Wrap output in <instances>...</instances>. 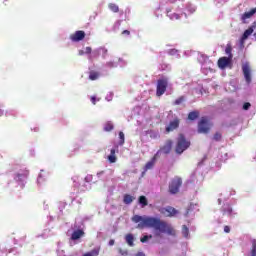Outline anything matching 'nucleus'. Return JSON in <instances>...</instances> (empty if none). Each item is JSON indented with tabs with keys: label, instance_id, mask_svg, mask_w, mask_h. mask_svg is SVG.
<instances>
[{
	"label": "nucleus",
	"instance_id": "obj_19",
	"mask_svg": "<svg viewBox=\"0 0 256 256\" xmlns=\"http://www.w3.org/2000/svg\"><path fill=\"white\" fill-rule=\"evenodd\" d=\"M108 161L110 163H116L117 162V156H115V148H112L110 150V155L108 156Z\"/></svg>",
	"mask_w": 256,
	"mask_h": 256
},
{
	"label": "nucleus",
	"instance_id": "obj_14",
	"mask_svg": "<svg viewBox=\"0 0 256 256\" xmlns=\"http://www.w3.org/2000/svg\"><path fill=\"white\" fill-rule=\"evenodd\" d=\"M221 212L223 213V215H227V217H234L235 215L233 208L229 204H224L222 206Z\"/></svg>",
	"mask_w": 256,
	"mask_h": 256
},
{
	"label": "nucleus",
	"instance_id": "obj_13",
	"mask_svg": "<svg viewBox=\"0 0 256 256\" xmlns=\"http://www.w3.org/2000/svg\"><path fill=\"white\" fill-rule=\"evenodd\" d=\"M253 31H254V27L251 26L249 27L247 30H245V32L243 33L241 39H240V45H244L245 41H247V39H249L250 35H253Z\"/></svg>",
	"mask_w": 256,
	"mask_h": 256
},
{
	"label": "nucleus",
	"instance_id": "obj_15",
	"mask_svg": "<svg viewBox=\"0 0 256 256\" xmlns=\"http://www.w3.org/2000/svg\"><path fill=\"white\" fill-rule=\"evenodd\" d=\"M166 13H167V17H169V19H171V21H177L181 17H183V15L185 17H187V14H185V13H181V14H179V13H171V10H169V9L166 10Z\"/></svg>",
	"mask_w": 256,
	"mask_h": 256
},
{
	"label": "nucleus",
	"instance_id": "obj_37",
	"mask_svg": "<svg viewBox=\"0 0 256 256\" xmlns=\"http://www.w3.org/2000/svg\"><path fill=\"white\" fill-rule=\"evenodd\" d=\"M183 101H185V97L181 96L175 100L174 105H181V103H183Z\"/></svg>",
	"mask_w": 256,
	"mask_h": 256
},
{
	"label": "nucleus",
	"instance_id": "obj_46",
	"mask_svg": "<svg viewBox=\"0 0 256 256\" xmlns=\"http://www.w3.org/2000/svg\"><path fill=\"white\" fill-rule=\"evenodd\" d=\"M150 137H151L152 139H157V138L159 137V134L156 133V132H150Z\"/></svg>",
	"mask_w": 256,
	"mask_h": 256
},
{
	"label": "nucleus",
	"instance_id": "obj_31",
	"mask_svg": "<svg viewBox=\"0 0 256 256\" xmlns=\"http://www.w3.org/2000/svg\"><path fill=\"white\" fill-rule=\"evenodd\" d=\"M160 71H171V66L168 64H160Z\"/></svg>",
	"mask_w": 256,
	"mask_h": 256
},
{
	"label": "nucleus",
	"instance_id": "obj_1",
	"mask_svg": "<svg viewBox=\"0 0 256 256\" xmlns=\"http://www.w3.org/2000/svg\"><path fill=\"white\" fill-rule=\"evenodd\" d=\"M133 223H138L137 229H154V237L156 239H163V233L167 235L175 236L176 232L171 224L161 220L160 218L153 216H139L134 215L132 217Z\"/></svg>",
	"mask_w": 256,
	"mask_h": 256
},
{
	"label": "nucleus",
	"instance_id": "obj_44",
	"mask_svg": "<svg viewBox=\"0 0 256 256\" xmlns=\"http://www.w3.org/2000/svg\"><path fill=\"white\" fill-rule=\"evenodd\" d=\"M106 101H113V92L106 95Z\"/></svg>",
	"mask_w": 256,
	"mask_h": 256
},
{
	"label": "nucleus",
	"instance_id": "obj_30",
	"mask_svg": "<svg viewBox=\"0 0 256 256\" xmlns=\"http://www.w3.org/2000/svg\"><path fill=\"white\" fill-rule=\"evenodd\" d=\"M251 243H252L251 256H256V239H252Z\"/></svg>",
	"mask_w": 256,
	"mask_h": 256
},
{
	"label": "nucleus",
	"instance_id": "obj_33",
	"mask_svg": "<svg viewBox=\"0 0 256 256\" xmlns=\"http://www.w3.org/2000/svg\"><path fill=\"white\" fill-rule=\"evenodd\" d=\"M104 131H113V123L107 122V123L104 125Z\"/></svg>",
	"mask_w": 256,
	"mask_h": 256
},
{
	"label": "nucleus",
	"instance_id": "obj_55",
	"mask_svg": "<svg viewBox=\"0 0 256 256\" xmlns=\"http://www.w3.org/2000/svg\"><path fill=\"white\" fill-rule=\"evenodd\" d=\"M96 99H97V98H95V96H92L91 101H92L93 105H95Z\"/></svg>",
	"mask_w": 256,
	"mask_h": 256
},
{
	"label": "nucleus",
	"instance_id": "obj_36",
	"mask_svg": "<svg viewBox=\"0 0 256 256\" xmlns=\"http://www.w3.org/2000/svg\"><path fill=\"white\" fill-rule=\"evenodd\" d=\"M226 55H229L228 59H233V54H231V46H227L225 49Z\"/></svg>",
	"mask_w": 256,
	"mask_h": 256
},
{
	"label": "nucleus",
	"instance_id": "obj_25",
	"mask_svg": "<svg viewBox=\"0 0 256 256\" xmlns=\"http://www.w3.org/2000/svg\"><path fill=\"white\" fill-rule=\"evenodd\" d=\"M118 66H119V63L115 61H109L104 65V67H107L108 69H114V67H118Z\"/></svg>",
	"mask_w": 256,
	"mask_h": 256
},
{
	"label": "nucleus",
	"instance_id": "obj_21",
	"mask_svg": "<svg viewBox=\"0 0 256 256\" xmlns=\"http://www.w3.org/2000/svg\"><path fill=\"white\" fill-rule=\"evenodd\" d=\"M99 77H101V74H99V72L90 71V74H89L90 81H97V79H99Z\"/></svg>",
	"mask_w": 256,
	"mask_h": 256
},
{
	"label": "nucleus",
	"instance_id": "obj_51",
	"mask_svg": "<svg viewBox=\"0 0 256 256\" xmlns=\"http://www.w3.org/2000/svg\"><path fill=\"white\" fill-rule=\"evenodd\" d=\"M228 0H216V2L220 5H223V3H227Z\"/></svg>",
	"mask_w": 256,
	"mask_h": 256
},
{
	"label": "nucleus",
	"instance_id": "obj_26",
	"mask_svg": "<svg viewBox=\"0 0 256 256\" xmlns=\"http://www.w3.org/2000/svg\"><path fill=\"white\" fill-rule=\"evenodd\" d=\"M108 7L113 13H119V6L117 4L110 3Z\"/></svg>",
	"mask_w": 256,
	"mask_h": 256
},
{
	"label": "nucleus",
	"instance_id": "obj_28",
	"mask_svg": "<svg viewBox=\"0 0 256 256\" xmlns=\"http://www.w3.org/2000/svg\"><path fill=\"white\" fill-rule=\"evenodd\" d=\"M182 235L185 237V239H189V228L187 225L182 226Z\"/></svg>",
	"mask_w": 256,
	"mask_h": 256
},
{
	"label": "nucleus",
	"instance_id": "obj_4",
	"mask_svg": "<svg viewBox=\"0 0 256 256\" xmlns=\"http://www.w3.org/2000/svg\"><path fill=\"white\" fill-rule=\"evenodd\" d=\"M99 55H102L103 59H105V57H107V49L98 48V49L92 50L90 55H88V60L91 63H93V61H95V59H97L99 57Z\"/></svg>",
	"mask_w": 256,
	"mask_h": 256
},
{
	"label": "nucleus",
	"instance_id": "obj_48",
	"mask_svg": "<svg viewBox=\"0 0 256 256\" xmlns=\"http://www.w3.org/2000/svg\"><path fill=\"white\" fill-rule=\"evenodd\" d=\"M169 55H177V49H171L168 51Z\"/></svg>",
	"mask_w": 256,
	"mask_h": 256
},
{
	"label": "nucleus",
	"instance_id": "obj_49",
	"mask_svg": "<svg viewBox=\"0 0 256 256\" xmlns=\"http://www.w3.org/2000/svg\"><path fill=\"white\" fill-rule=\"evenodd\" d=\"M224 233H231V228L229 226H225Z\"/></svg>",
	"mask_w": 256,
	"mask_h": 256
},
{
	"label": "nucleus",
	"instance_id": "obj_38",
	"mask_svg": "<svg viewBox=\"0 0 256 256\" xmlns=\"http://www.w3.org/2000/svg\"><path fill=\"white\" fill-rule=\"evenodd\" d=\"M186 9L189 11V13H195V7L191 4H187Z\"/></svg>",
	"mask_w": 256,
	"mask_h": 256
},
{
	"label": "nucleus",
	"instance_id": "obj_24",
	"mask_svg": "<svg viewBox=\"0 0 256 256\" xmlns=\"http://www.w3.org/2000/svg\"><path fill=\"white\" fill-rule=\"evenodd\" d=\"M198 61H199V63H201V65H203L204 63H207V61H210V60H209V57H207L206 55L199 54Z\"/></svg>",
	"mask_w": 256,
	"mask_h": 256
},
{
	"label": "nucleus",
	"instance_id": "obj_34",
	"mask_svg": "<svg viewBox=\"0 0 256 256\" xmlns=\"http://www.w3.org/2000/svg\"><path fill=\"white\" fill-rule=\"evenodd\" d=\"M149 239H153V235H145L144 237H142L140 239L141 243H147L149 241Z\"/></svg>",
	"mask_w": 256,
	"mask_h": 256
},
{
	"label": "nucleus",
	"instance_id": "obj_2",
	"mask_svg": "<svg viewBox=\"0 0 256 256\" xmlns=\"http://www.w3.org/2000/svg\"><path fill=\"white\" fill-rule=\"evenodd\" d=\"M190 146L191 142H189V140H187L183 134H180L177 138L176 153H178V155H181V153L187 151Z\"/></svg>",
	"mask_w": 256,
	"mask_h": 256
},
{
	"label": "nucleus",
	"instance_id": "obj_11",
	"mask_svg": "<svg viewBox=\"0 0 256 256\" xmlns=\"http://www.w3.org/2000/svg\"><path fill=\"white\" fill-rule=\"evenodd\" d=\"M213 67H215V64L209 60L202 65L201 71L204 75H209V73H213Z\"/></svg>",
	"mask_w": 256,
	"mask_h": 256
},
{
	"label": "nucleus",
	"instance_id": "obj_18",
	"mask_svg": "<svg viewBox=\"0 0 256 256\" xmlns=\"http://www.w3.org/2000/svg\"><path fill=\"white\" fill-rule=\"evenodd\" d=\"M256 13V7L248 12H245L243 15H242V21L243 23H245V21H247V19H251V16L255 15Z\"/></svg>",
	"mask_w": 256,
	"mask_h": 256
},
{
	"label": "nucleus",
	"instance_id": "obj_58",
	"mask_svg": "<svg viewBox=\"0 0 256 256\" xmlns=\"http://www.w3.org/2000/svg\"><path fill=\"white\" fill-rule=\"evenodd\" d=\"M170 3H175L177 0H168Z\"/></svg>",
	"mask_w": 256,
	"mask_h": 256
},
{
	"label": "nucleus",
	"instance_id": "obj_16",
	"mask_svg": "<svg viewBox=\"0 0 256 256\" xmlns=\"http://www.w3.org/2000/svg\"><path fill=\"white\" fill-rule=\"evenodd\" d=\"M85 39V32L84 31H76L74 35L71 36V40L74 42L83 41Z\"/></svg>",
	"mask_w": 256,
	"mask_h": 256
},
{
	"label": "nucleus",
	"instance_id": "obj_52",
	"mask_svg": "<svg viewBox=\"0 0 256 256\" xmlns=\"http://www.w3.org/2000/svg\"><path fill=\"white\" fill-rule=\"evenodd\" d=\"M122 35H127V36H129V35H131V32H130L129 30H124V31L122 32Z\"/></svg>",
	"mask_w": 256,
	"mask_h": 256
},
{
	"label": "nucleus",
	"instance_id": "obj_42",
	"mask_svg": "<svg viewBox=\"0 0 256 256\" xmlns=\"http://www.w3.org/2000/svg\"><path fill=\"white\" fill-rule=\"evenodd\" d=\"M121 27V20H118L114 24V31H117Z\"/></svg>",
	"mask_w": 256,
	"mask_h": 256
},
{
	"label": "nucleus",
	"instance_id": "obj_60",
	"mask_svg": "<svg viewBox=\"0 0 256 256\" xmlns=\"http://www.w3.org/2000/svg\"><path fill=\"white\" fill-rule=\"evenodd\" d=\"M122 60L121 59H119V62H121Z\"/></svg>",
	"mask_w": 256,
	"mask_h": 256
},
{
	"label": "nucleus",
	"instance_id": "obj_56",
	"mask_svg": "<svg viewBox=\"0 0 256 256\" xmlns=\"http://www.w3.org/2000/svg\"><path fill=\"white\" fill-rule=\"evenodd\" d=\"M135 256H145V253H143V252H138Z\"/></svg>",
	"mask_w": 256,
	"mask_h": 256
},
{
	"label": "nucleus",
	"instance_id": "obj_23",
	"mask_svg": "<svg viewBox=\"0 0 256 256\" xmlns=\"http://www.w3.org/2000/svg\"><path fill=\"white\" fill-rule=\"evenodd\" d=\"M125 239H126V243H127L130 247H133V245H135V244L133 243V241L135 240V238L133 237V234H128V235H126Z\"/></svg>",
	"mask_w": 256,
	"mask_h": 256
},
{
	"label": "nucleus",
	"instance_id": "obj_10",
	"mask_svg": "<svg viewBox=\"0 0 256 256\" xmlns=\"http://www.w3.org/2000/svg\"><path fill=\"white\" fill-rule=\"evenodd\" d=\"M85 235V232L81 229L74 230L70 237V245H75V241H79L81 237Z\"/></svg>",
	"mask_w": 256,
	"mask_h": 256
},
{
	"label": "nucleus",
	"instance_id": "obj_9",
	"mask_svg": "<svg viewBox=\"0 0 256 256\" xmlns=\"http://www.w3.org/2000/svg\"><path fill=\"white\" fill-rule=\"evenodd\" d=\"M242 71H243L244 79L246 83L249 85L251 83V67L249 66L248 62L242 65Z\"/></svg>",
	"mask_w": 256,
	"mask_h": 256
},
{
	"label": "nucleus",
	"instance_id": "obj_57",
	"mask_svg": "<svg viewBox=\"0 0 256 256\" xmlns=\"http://www.w3.org/2000/svg\"><path fill=\"white\" fill-rule=\"evenodd\" d=\"M63 209H65V204H62V207L60 208V212L63 211Z\"/></svg>",
	"mask_w": 256,
	"mask_h": 256
},
{
	"label": "nucleus",
	"instance_id": "obj_29",
	"mask_svg": "<svg viewBox=\"0 0 256 256\" xmlns=\"http://www.w3.org/2000/svg\"><path fill=\"white\" fill-rule=\"evenodd\" d=\"M139 203H140V205H142V207H147V205H148L147 197L140 196L139 197Z\"/></svg>",
	"mask_w": 256,
	"mask_h": 256
},
{
	"label": "nucleus",
	"instance_id": "obj_47",
	"mask_svg": "<svg viewBox=\"0 0 256 256\" xmlns=\"http://www.w3.org/2000/svg\"><path fill=\"white\" fill-rule=\"evenodd\" d=\"M85 181H86V183H91V181H93V176H91V175L86 176Z\"/></svg>",
	"mask_w": 256,
	"mask_h": 256
},
{
	"label": "nucleus",
	"instance_id": "obj_40",
	"mask_svg": "<svg viewBox=\"0 0 256 256\" xmlns=\"http://www.w3.org/2000/svg\"><path fill=\"white\" fill-rule=\"evenodd\" d=\"M171 147H173V141L169 140L166 146V149H167L166 153H169L171 151Z\"/></svg>",
	"mask_w": 256,
	"mask_h": 256
},
{
	"label": "nucleus",
	"instance_id": "obj_45",
	"mask_svg": "<svg viewBox=\"0 0 256 256\" xmlns=\"http://www.w3.org/2000/svg\"><path fill=\"white\" fill-rule=\"evenodd\" d=\"M93 50L91 49V47H86L85 49H84V53L86 54V55H91V52H92Z\"/></svg>",
	"mask_w": 256,
	"mask_h": 256
},
{
	"label": "nucleus",
	"instance_id": "obj_8",
	"mask_svg": "<svg viewBox=\"0 0 256 256\" xmlns=\"http://www.w3.org/2000/svg\"><path fill=\"white\" fill-rule=\"evenodd\" d=\"M159 213H161V215L164 217H175L179 211L171 206H168L165 208H160Z\"/></svg>",
	"mask_w": 256,
	"mask_h": 256
},
{
	"label": "nucleus",
	"instance_id": "obj_50",
	"mask_svg": "<svg viewBox=\"0 0 256 256\" xmlns=\"http://www.w3.org/2000/svg\"><path fill=\"white\" fill-rule=\"evenodd\" d=\"M103 175H105V171H100V172L97 173L98 178L103 177Z\"/></svg>",
	"mask_w": 256,
	"mask_h": 256
},
{
	"label": "nucleus",
	"instance_id": "obj_22",
	"mask_svg": "<svg viewBox=\"0 0 256 256\" xmlns=\"http://www.w3.org/2000/svg\"><path fill=\"white\" fill-rule=\"evenodd\" d=\"M134 199L135 198H133V196L126 194V195H124L123 201H124L125 205H131L133 203Z\"/></svg>",
	"mask_w": 256,
	"mask_h": 256
},
{
	"label": "nucleus",
	"instance_id": "obj_20",
	"mask_svg": "<svg viewBox=\"0 0 256 256\" xmlns=\"http://www.w3.org/2000/svg\"><path fill=\"white\" fill-rule=\"evenodd\" d=\"M156 161H157V158L155 157H153L150 161H148L145 165V171H149V169H153Z\"/></svg>",
	"mask_w": 256,
	"mask_h": 256
},
{
	"label": "nucleus",
	"instance_id": "obj_59",
	"mask_svg": "<svg viewBox=\"0 0 256 256\" xmlns=\"http://www.w3.org/2000/svg\"><path fill=\"white\" fill-rule=\"evenodd\" d=\"M218 203H219V205H221V198L218 199Z\"/></svg>",
	"mask_w": 256,
	"mask_h": 256
},
{
	"label": "nucleus",
	"instance_id": "obj_27",
	"mask_svg": "<svg viewBox=\"0 0 256 256\" xmlns=\"http://www.w3.org/2000/svg\"><path fill=\"white\" fill-rule=\"evenodd\" d=\"M197 117H199V112L197 111H193L188 114V119H190V121H195Z\"/></svg>",
	"mask_w": 256,
	"mask_h": 256
},
{
	"label": "nucleus",
	"instance_id": "obj_17",
	"mask_svg": "<svg viewBox=\"0 0 256 256\" xmlns=\"http://www.w3.org/2000/svg\"><path fill=\"white\" fill-rule=\"evenodd\" d=\"M179 127V121L177 119L171 121L169 125L166 127L167 133H171V131H175Z\"/></svg>",
	"mask_w": 256,
	"mask_h": 256
},
{
	"label": "nucleus",
	"instance_id": "obj_35",
	"mask_svg": "<svg viewBox=\"0 0 256 256\" xmlns=\"http://www.w3.org/2000/svg\"><path fill=\"white\" fill-rule=\"evenodd\" d=\"M43 181H45V175L43 174V172H41L37 179L38 185H41V183H43Z\"/></svg>",
	"mask_w": 256,
	"mask_h": 256
},
{
	"label": "nucleus",
	"instance_id": "obj_5",
	"mask_svg": "<svg viewBox=\"0 0 256 256\" xmlns=\"http://www.w3.org/2000/svg\"><path fill=\"white\" fill-rule=\"evenodd\" d=\"M168 83H169V80L166 77H163L158 80L157 91H156V94L158 97H161V95H163L165 91H167Z\"/></svg>",
	"mask_w": 256,
	"mask_h": 256
},
{
	"label": "nucleus",
	"instance_id": "obj_43",
	"mask_svg": "<svg viewBox=\"0 0 256 256\" xmlns=\"http://www.w3.org/2000/svg\"><path fill=\"white\" fill-rule=\"evenodd\" d=\"M250 108H251V103L249 102L244 103L243 105L244 111H249Z\"/></svg>",
	"mask_w": 256,
	"mask_h": 256
},
{
	"label": "nucleus",
	"instance_id": "obj_6",
	"mask_svg": "<svg viewBox=\"0 0 256 256\" xmlns=\"http://www.w3.org/2000/svg\"><path fill=\"white\" fill-rule=\"evenodd\" d=\"M27 175H29V172L27 170H21L14 177V181H16L18 185H20L21 189L25 187V180L27 179Z\"/></svg>",
	"mask_w": 256,
	"mask_h": 256
},
{
	"label": "nucleus",
	"instance_id": "obj_41",
	"mask_svg": "<svg viewBox=\"0 0 256 256\" xmlns=\"http://www.w3.org/2000/svg\"><path fill=\"white\" fill-rule=\"evenodd\" d=\"M119 137H120V145H123V143H125V134L123 132L119 133Z\"/></svg>",
	"mask_w": 256,
	"mask_h": 256
},
{
	"label": "nucleus",
	"instance_id": "obj_32",
	"mask_svg": "<svg viewBox=\"0 0 256 256\" xmlns=\"http://www.w3.org/2000/svg\"><path fill=\"white\" fill-rule=\"evenodd\" d=\"M83 256H99V249H94L91 252L84 254Z\"/></svg>",
	"mask_w": 256,
	"mask_h": 256
},
{
	"label": "nucleus",
	"instance_id": "obj_53",
	"mask_svg": "<svg viewBox=\"0 0 256 256\" xmlns=\"http://www.w3.org/2000/svg\"><path fill=\"white\" fill-rule=\"evenodd\" d=\"M78 55H86L85 50H79Z\"/></svg>",
	"mask_w": 256,
	"mask_h": 256
},
{
	"label": "nucleus",
	"instance_id": "obj_7",
	"mask_svg": "<svg viewBox=\"0 0 256 256\" xmlns=\"http://www.w3.org/2000/svg\"><path fill=\"white\" fill-rule=\"evenodd\" d=\"M211 126L212 124L207 118H202L198 123V133H209Z\"/></svg>",
	"mask_w": 256,
	"mask_h": 256
},
{
	"label": "nucleus",
	"instance_id": "obj_12",
	"mask_svg": "<svg viewBox=\"0 0 256 256\" xmlns=\"http://www.w3.org/2000/svg\"><path fill=\"white\" fill-rule=\"evenodd\" d=\"M218 67L220 69H227L229 67L231 69V58L222 57L218 60Z\"/></svg>",
	"mask_w": 256,
	"mask_h": 256
},
{
	"label": "nucleus",
	"instance_id": "obj_54",
	"mask_svg": "<svg viewBox=\"0 0 256 256\" xmlns=\"http://www.w3.org/2000/svg\"><path fill=\"white\" fill-rule=\"evenodd\" d=\"M109 245H110V247H112V245H115V240H110Z\"/></svg>",
	"mask_w": 256,
	"mask_h": 256
},
{
	"label": "nucleus",
	"instance_id": "obj_39",
	"mask_svg": "<svg viewBox=\"0 0 256 256\" xmlns=\"http://www.w3.org/2000/svg\"><path fill=\"white\" fill-rule=\"evenodd\" d=\"M221 137H222L221 133L220 132H216L214 134L213 139H214V141H221Z\"/></svg>",
	"mask_w": 256,
	"mask_h": 256
},
{
	"label": "nucleus",
	"instance_id": "obj_3",
	"mask_svg": "<svg viewBox=\"0 0 256 256\" xmlns=\"http://www.w3.org/2000/svg\"><path fill=\"white\" fill-rule=\"evenodd\" d=\"M181 185H183V180L177 176L174 177L169 183V192L171 195H176V193H179V188Z\"/></svg>",
	"mask_w": 256,
	"mask_h": 256
}]
</instances>
